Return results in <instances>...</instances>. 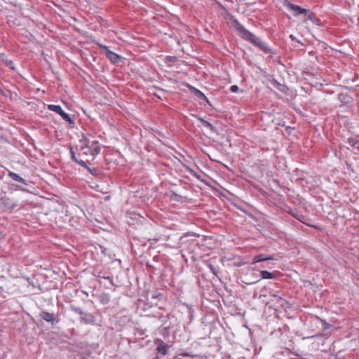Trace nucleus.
<instances>
[{"label": "nucleus", "instance_id": "obj_10", "mask_svg": "<svg viewBox=\"0 0 359 359\" xmlns=\"http://www.w3.org/2000/svg\"><path fill=\"white\" fill-rule=\"evenodd\" d=\"M156 341L158 343L157 346V351L163 355H165L168 353V346L161 339H157Z\"/></svg>", "mask_w": 359, "mask_h": 359}, {"label": "nucleus", "instance_id": "obj_26", "mask_svg": "<svg viewBox=\"0 0 359 359\" xmlns=\"http://www.w3.org/2000/svg\"><path fill=\"white\" fill-rule=\"evenodd\" d=\"M159 296H161V293L156 294L155 296H153L154 298L158 297Z\"/></svg>", "mask_w": 359, "mask_h": 359}, {"label": "nucleus", "instance_id": "obj_6", "mask_svg": "<svg viewBox=\"0 0 359 359\" xmlns=\"http://www.w3.org/2000/svg\"><path fill=\"white\" fill-rule=\"evenodd\" d=\"M71 158L79 164L80 165L83 166V168H86L88 171L93 175H97L99 174V170L95 168H90L88 166L87 163H88V159H82V158H77L76 156V151L72 148L71 149Z\"/></svg>", "mask_w": 359, "mask_h": 359}, {"label": "nucleus", "instance_id": "obj_18", "mask_svg": "<svg viewBox=\"0 0 359 359\" xmlns=\"http://www.w3.org/2000/svg\"><path fill=\"white\" fill-rule=\"evenodd\" d=\"M273 297L274 298V300L277 302L278 304H280L282 306L284 305V304L287 303V302L284 299L276 294L273 295Z\"/></svg>", "mask_w": 359, "mask_h": 359}, {"label": "nucleus", "instance_id": "obj_16", "mask_svg": "<svg viewBox=\"0 0 359 359\" xmlns=\"http://www.w3.org/2000/svg\"><path fill=\"white\" fill-rule=\"evenodd\" d=\"M260 273L263 279H272L275 276L272 273L268 271H261Z\"/></svg>", "mask_w": 359, "mask_h": 359}, {"label": "nucleus", "instance_id": "obj_20", "mask_svg": "<svg viewBox=\"0 0 359 359\" xmlns=\"http://www.w3.org/2000/svg\"><path fill=\"white\" fill-rule=\"evenodd\" d=\"M76 311H78L79 313L81 315V318L84 320L85 322H88V320L86 318V314L83 313L80 309H76Z\"/></svg>", "mask_w": 359, "mask_h": 359}, {"label": "nucleus", "instance_id": "obj_17", "mask_svg": "<svg viewBox=\"0 0 359 359\" xmlns=\"http://www.w3.org/2000/svg\"><path fill=\"white\" fill-rule=\"evenodd\" d=\"M201 123H202L203 126H204L205 128H209L211 131H212V132L215 131V127H214L210 122L202 119Z\"/></svg>", "mask_w": 359, "mask_h": 359}, {"label": "nucleus", "instance_id": "obj_11", "mask_svg": "<svg viewBox=\"0 0 359 359\" xmlns=\"http://www.w3.org/2000/svg\"><path fill=\"white\" fill-rule=\"evenodd\" d=\"M40 317L44 320L47 322H50L52 323H53V322L55 320V315L53 313H48L46 311H42L40 313Z\"/></svg>", "mask_w": 359, "mask_h": 359}, {"label": "nucleus", "instance_id": "obj_19", "mask_svg": "<svg viewBox=\"0 0 359 359\" xmlns=\"http://www.w3.org/2000/svg\"><path fill=\"white\" fill-rule=\"evenodd\" d=\"M348 143L353 147H355L357 149H359V141L355 140H354L353 138H350L348 140Z\"/></svg>", "mask_w": 359, "mask_h": 359}, {"label": "nucleus", "instance_id": "obj_3", "mask_svg": "<svg viewBox=\"0 0 359 359\" xmlns=\"http://www.w3.org/2000/svg\"><path fill=\"white\" fill-rule=\"evenodd\" d=\"M18 201L11 197L4 196L0 198V209L5 212H11L18 206Z\"/></svg>", "mask_w": 359, "mask_h": 359}, {"label": "nucleus", "instance_id": "obj_5", "mask_svg": "<svg viewBox=\"0 0 359 359\" xmlns=\"http://www.w3.org/2000/svg\"><path fill=\"white\" fill-rule=\"evenodd\" d=\"M285 5L287 8L291 11L294 15H300V14H308V18L312 21L317 20L315 18L313 17V15L311 13H309V11L300 7L299 6L293 4L292 3H290L288 1L285 2Z\"/></svg>", "mask_w": 359, "mask_h": 359}, {"label": "nucleus", "instance_id": "obj_8", "mask_svg": "<svg viewBox=\"0 0 359 359\" xmlns=\"http://www.w3.org/2000/svg\"><path fill=\"white\" fill-rule=\"evenodd\" d=\"M48 109L50 111H55L57 114H60L64 120L67 121V114L65 113L61 108L60 105L55 104H49L48 106Z\"/></svg>", "mask_w": 359, "mask_h": 359}, {"label": "nucleus", "instance_id": "obj_22", "mask_svg": "<svg viewBox=\"0 0 359 359\" xmlns=\"http://www.w3.org/2000/svg\"><path fill=\"white\" fill-rule=\"evenodd\" d=\"M321 321L323 323L324 330H327L330 327V325L327 323L323 320Z\"/></svg>", "mask_w": 359, "mask_h": 359}, {"label": "nucleus", "instance_id": "obj_29", "mask_svg": "<svg viewBox=\"0 0 359 359\" xmlns=\"http://www.w3.org/2000/svg\"><path fill=\"white\" fill-rule=\"evenodd\" d=\"M256 283H257V281H254V282H253V283H252L251 284Z\"/></svg>", "mask_w": 359, "mask_h": 359}, {"label": "nucleus", "instance_id": "obj_1", "mask_svg": "<svg viewBox=\"0 0 359 359\" xmlns=\"http://www.w3.org/2000/svg\"><path fill=\"white\" fill-rule=\"evenodd\" d=\"M69 136L70 137V143H69V151L71 152V149L72 148L74 150L76 149V144H79V141L85 142L86 139L84 137L83 134L81 131L79 130L77 128H75L74 126V121L69 116Z\"/></svg>", "mask_w": 359, "mask_h": 359}, {"label": "nucleus", "instance_id": "obj_24", "mask_svg": "<svg viewBox=\"0 0 359 359\" xmlns=\"http://www.w3.org/2000/svg\"><path fill=\"white\" fill-rule=\"evenodd\" d=\"M210 269L212 271V272L215 274V275H217V271L215 270V269L214 267H212V266H210Z\"/></svg>", "mask_w": 359, "mask_h": 359}, {"label": "nucleus", "instance_id": "obj_14", "mask_svg": "<svg viewBox=\"0 0 359 359\" xmlns=\"http://www.w3.org/2000/svg\"><path fill=\"white\" fill-rule=\"evenodd\" d=\"M8 176L10 177H11V179H13V180L16 181V182H21L24 184H27V182L25 179H23L22 177H21L20 175H18V174L13 172H8Z\"/></svg>", "mask_w": 359, "mask_h": 359}, {"label": "nucleus", "instance_id": "obj_7", "mask_svg": "<svg viewBox=\"0 0 359 359\" xmlns=\"http://www.w3.org/2000/svg\"><path fill=\"white\" fill-rule=\"evenodd\" d=\"M99 46L105 50V55L113 64L118 63V61L121 60V56L111 51L107 46H104L102 45Z\"/></svg>", "mask_w": 359, "mask_h": 359}, {"label": "nucleus", "instance_id": "obj_25", "mask_svg": "<svg viewBox=\"0 0 359 359\" xmlns=\"http://www.w3.org/2000/svg\"><path fill=\"white\" fill-rule=\"evenodd\" d=\"M68 25H69V27H72L73 29H76L77 31L79 30L77 28L75 27V26L72 25L69 22H68Z\"/></svg>", "mask_w": 359, "mask_h": 359}, {"label": "nucleus", "instance_id": "obj_12", "mask_svg": "<svg viewBox=\"0 0 359 359\" xmlns=\"http://www.w3.org/2000/svg\"><path fill=\"white\" fill-rule=\"evenodd\" d=\"M273 257H271V256H269V257H266L264 255H256L253 259H252V264H255L256 263H258V262H263V261H266V260H273Z\"/></svg>", "mask_w": 359, "mask_h": 359}, {"label": "nucleus", "instance_id": "obj_4", "mask_svg": "<svg viewBox=\"0 0 359 359\" xmlns=\"http://www.w3.org/2000/svg\"><path fill=\"white\" fill-rule=\"evenodd\" d=\"M74 151L77 158L87 159V157L90 155L89 142L87 140L85 142L79 141V144H76V149Z\"/></svg>", "mask_w": 359, "mask_h": 359}, {"label": "nucleus", "instance_id": "obj_15", "mask_svg": "<svg viewBox=\"0 0 359 359\" xmlns=\"http://www.w3.org/2000/svg\"><path fill=\"white\" fill-rule=\"evenodd\" d=\"M257 47L266 53H271L272 51L268 45L262 41L260 43H259Z\"/></svg>", "mask_w": 359, "mask_h": 359}, {"label": "nucleus", "instance_id": "obj_9", "mask_svg": "<svg viewBox=\"0 0 359 359\" xmlns=\"http://www.w3.org/2000/svg\"><path fill=\"white\" fill-rule=\"evenodd\" d=\"M89 147L90 148V156H95L100 152V147L97 141H93L89 142Z\"/></svg>", "mask_w": 359, "mask_h": 359}, {"label": "nucleus", "instance_id": "obj_23", "mask_svg": "<svg viewBox=\"0 0 359 359\" xmlns=\"http://www.w3.org/2000/svg\"><path fill=\"white\" fill-rule=\"evenodd\" d=\"M180 355H182V356H186V357L193 356L190 353H187V352H183V353H180Z\"/></svg>", "mask_w": 359, "mask_h": 359}, {"label": "nucleus", "instance_id": "obj_2", "mask_svg": "<svg viewBox=\"0 0 359 359\" xmlns=\"http://www.w3.org/2000/svg\"><path fill=\"white\" fill-rule=\"evenodd\" d=\"M233 27L238 32L241 37L251 42L257 47L262 42L261 39L247 30L238 20L233 22Z\"/></svg>", "mask_w": 359, "mask_h": 359}, {"label": "nucleus", "instance_id": "obj_27", "mask_svg": "<svg viewBox=\"0 0 359 359\" xmlns=\"http://www.w3.org/2000/svg\"><path fill=\"white\" fill-rule=\"evenodd\" d=\"M72 19L74 20V21H76V19L74 18H72Z\"/></svg>", "mask_w": 359, "mask_h": 359}, {"label": "nucleus", "instance_id": "obj_21", "mask_svg": "<svg viewBox=\"0 0 359 359\" xmlns=\"http://www.w3.org/2000/svg\"><path fill=\"white\" fill-rule=\"evenodd\" d=\"M238 89H239L238 87L237 86H235V85L231 86L230 87V90L232 93H237L238 91Z\"/></svg>", "mask_w": 359, "mask_h": 359}, {"label": "nucleus", "instance_id": "obj_28", "mask_svg": "<svg viewBox=\"0 0 359 359\" xmlns=\"http://www.w3.org/2000/svg\"><path fill=\"white\" fill-rule=\"evenodd\" d=\"M153 359H159V358H158V357H155V358H153Z\"/></svg>", "mask_w": 359, "mask_h": 359}, {"label": "nucleus", "instance_id": "obj_13", "mask_svg": "<svg viewBox=\"0 0 359 359\" xmlns=\"http://www.w3.org/2000/svg\"><path fill=\"white\" fill-rule=\"evenodd\" d=\"M190 89L192 90V92L194 93V95L197 97H198V98H200V99H201L203 100H205V102L209 103L208 99L205 95V94L203 93H202L201 90H199L198 89H196L194 87H190Z\"/></svg>", "mask_w": 359, "mask_h": 359}]
</instances>
